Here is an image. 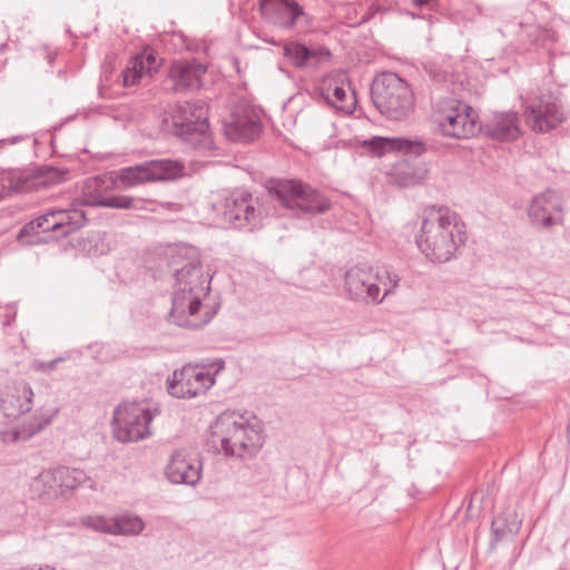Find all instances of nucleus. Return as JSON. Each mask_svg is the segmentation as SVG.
Instances as JSON below:
<instances>
[{
  "mask_svg": "<svg viewBox=\"0 0 570 570\" xmlns=\"http://www.w3.org/2000/svg\"><path fill=\"white\" fill-rule=\"evenodd\" d=\"M28 139V136H22V135H18V136H13V137H10V138H2V146H4L6 144H16L18 141H22V140H26Z\"/></svg>",
  "mask_w": 570,
  "mask_h": 570,
  "instance_id": "37",
  "label": "nucleus"
},
{
  "mask_svg": "<svg viewBox=\"0 0 570 570\" xmlns=\"http://www.w3.org/2000/svg\"><path fill=\"white\" fill-rule=\"evenodd\" d=\"M465 239V225L454 212L446 207H431L424 212L416 244L430 261H451Z\"/></svg>",
  "mask_w": 570,
  "mask_h": 570,
  "instance_id": "3",
  "label": "nucleus"
},
{
  "mask_svg": "<svg viewBox=\"0 0 570 570\" xmlns=\"http://www.w3.org/2000/svg\"><path fill=\"white\" fill-rule=\"evenodd\" d=\"M207 107L199 100L168 105L161 114L160 128L165 134L197 144L207 135Z\"/></svg>",
  "mask_w": 570,
  "mask_h": 570,
  "instance_id": "7",
  "label": "nucleus"
},
{
  "mask_svg": "<svg viewBox=\"0 0 570 570\" xmlns=\"http://www.w3.org/2000/svg\"><path fill=\"white\" fill-rule=\"evenodd\" d=\"M412 2L417 8H422V7H425V6L431 8L433 6V3L435 2V0H412Z\"/></svg>",
  "mask_w": 570,
  "mask_h": 570,
  "instance_id": "38",
  "label": "nucleus"
},
{
  "mask_svg": "<svg viewBox=\"0 0 570 570\" xmlns=\"http://www.w3.org/2000/svg\"><path fill=\"white\" fill-rule=\"evenodd\" d=\"M185 164L178 159L159 158L121 168L117 177L124 187L145 183L169 181L185 176Z\"/></svg>",
  "mask_w": 570,
  "mask_h": 570,
  "instance_id": "11",
  "label": "nucleus"
},
{
  "mask_svg": "<svg viewBox=\"0 0 570 570\" xmlns=\"http://www.w3.org/2000/svg\"><path fill=\"white\" fill-rule=\"evenodd\" d=\"M400 277L387 269L374 271L358 264L345 273L344 288L353 301L365 304H380L399 286Z\"/></svg>",
  "mask_w": 570,
  "mask_h": 570,
  "instance_id": "6",
  "label": "nucleus"
},
{
  "mask_svg": "<svg viewBox=\"0 0 570 570\" xmlns=\"http://www.w3.org/2000/svg\"><path fill=\"white\" fill-rule=\"evenodd\" d=\"M258 10L267 23L283 31L304 29L309 22L308 14L296 0H258Z\"/></svg>",
  "mask_w": 570,
  "mask_h": 570,
  "instance_id": "13",
  "label": "nucleus"
},
{
  "mask_svg": "<svg viewBox=\"0 0 570 570\" xmlns=\"http://www.w3.org/2000/svg\"><path fill=\"white\" fill-rule=\"evenodd\" d=\"M57 219L52 226L59 228L56 238L68 236L87 224L86 213L79 208L56 209Z\"/></svg>",
  "mask_w": 570,
  "mask_h": 570,
  "instance_id": "30",
  "label": "nucleus"
},
{
  "mask_svg": "<svg viewBox=\"0 0 570 570\" xmlns=\"http://www.w3.org/2000/svg\"><path fill=\"white\" fill-rule=\"evenodd\" d=\"M213 209L235 228L249 230L258 227L267 210L258 197L245 190H235L214 203Z\"/></svg>",
  "mask_w": 570,
  "mask_h": 570,
  "instance_id": "9",
  "label": "nucleus"
},
{
  "mask_svg": "<svg viewBox=\"0 0 570 570\" xmlns=\"http://www.w3.org/2000/svg\"><path fill=\"white\" fill-rule=\"evenodd\" d=\"M210 441L226 456L253 458L263 445V429L253 414L225 412L210 425Z\"/></svg>",
  "mask_w": 570,
  "mask_h": 570,
  "instance_id": "4",
  "label": "nucleus"
},
{
  "mask_svg": "<svg viewBox=\"0 0 570 570\" xmlns=\"http://www.w3.org/2000/svg\"><path fill=\"white\" fill-rule=\"evenodd\" d=\"M225 136L232 141L249 142L262 131V124L254 112L235 109L223 122Z\"/></svg>",
  "mask_w": 570,
  "mask_h": 570,
  "instance_id": "20",
  "label": "nucleus"
},
{
  "mask_svg": "<svg viewBox=\"0 0 570 570\" xmlns=\"http://www.w3.org/2000/svg\"><path fill=\"white\" fill-rule=\"evenodd\" d=\"M481 129L487 136L497 140H515L520 135L518 115L512 111L494 114Z\"/></svg>",
  "mask_w": 570,
  "mask_h": 570,
  "instance_id": "27",
  "label": "nucleus"
},
{
  "mask_svg": "<svg viewBox=\"0 0 570 570\" xmlns=\"http://www.w3.org/2000/svg\"><path fill=\"white\" fill-rule=\"evenodd\" d=\"M136 66H140L144 69L145 75L151 76L153 72H156L159 67V60L157 56L148 50L142 51L141 53L135 57Z\"/></svg>",
  "mask_w": 570,
  "mask_h": 570,
  "instance_id": "34",
  "label": "nucleus"
},
{
  "mask_svg": "<svg viewBox=\"0 0 570 570\" xmlns=\"http://www.w3.org/2000/svg\"><path fill=\"white\" fill-rule=\"evenodd\" d=\"M66 173L51 167L2 170V197L48 188L63 180Z\"/></svg>",
  "mask_w": 570,
  "mask_h": 570,
  "instance_id": "12",
  "label": "nucleus"
},
{
  "mask_svg": "<svg viewBox=\"0 0 570 570\" xmlns=\"http://www.w3.org/2000/svg\"><path fill=\"white\" fill-rule=\"evenodd\" d=\"M350 89L351 85L345 72L324 79L320 87L321 97L325 102L345 114L353 112L356 105L354 91L347 92Z\"/></svg>",
  "mask_w": 570,
  "mask_h": 570,
  "instance_id": "19",
  "label": "nucleus"
},
{
  "mask_svg": "<svg viewBox=\"0 0 570 570\" xmlns=\"http://www.w3.org/2000/svg\"><path fill=\"white\" fill-rule=\"evenodd\" d=\"M170 264L173 267L180 266L175 267V284L168 321L180 327L200 328L208 322V318L202 320L198 316L202 298L209 289V282L203 274V267L197 261H185L181 257H173Z\"/></svg>",
  "mask_w": 570,
  "mask_h": 570,
  "instance_id": "2",
  "label": "nucleus"
},
{
  "mask_svg": "<svg viewBox=\"0 0 570 570\" xmlns=\"http://www.w3.org/2000/svg\"><path fill=\"white\" fill-rule=\"evenodd\" d=\"M426 70L435 91L432 96V119L436 131L444 137L469 139L482 128L472 107L452 97H442L441 91L454 94L456 75L451 63L431 62Z\"/></svg>",
  "mask_w": 570,
  "mask_h": 570,
  "instance_id": "1",
  "label": "nucleus"
},
{
  "mask_svg": "<svg viewBox=\"0 0 570 570\" xmlns=\"http://www.w3.org/2000/svg\"><path fill=\"white\" fill-rule=\"evenodd\" d=\"M385 282H386V286H382V285H381V289L383 288V293H385V288H386V287H387V288L392 287V283H391L390 281H387V279H386Z\"/></svg>",
  "mask_w": 570,
  "mask_h": 570,
  "instance_id": "40",
  "label": "nucleus"
},
{
  "mask_svg": "<svg viewBox=\"0 0 570 570\" xmlns=\"http://www.w3.org/2000/svg\"><path fill=\"white\" fill-rule=\"evenodd\" d=\"M57 410L37 412L28 424L14 426L11 431H2V443L26 442L51 423Z\"/></svg>",
  "mask_w": 570,
  "mask_h": 570,
  "instance_id": "28",
  "label": "nucleus"
},
{
  "mask_svg": "<svg viewBox=\"0 0 570 570\" xmlns=\"http://www.w3.org/2000/svg\"><path fill=\"white\" fill-rule=\"evenodd\" d=\"M145 71L140 66H136L135 57L130 60L129 65L122 70V83L125 87L136 85L142 77Z\"/></svg>",
  "mask_w": 570,
  "mask_h": 570,
  "instance_id": "35",
  "label": "nucleus"
},
{
  "mask_svg": "<svg viewBox=\"0 0 570 570\" xmlns=\"http://www.w3.org/2000/svg\"><path fill=\"white\" fill-rule=\"evenodd\" d=\"M529 219L533 225L550 228L561 223V198L554 190L535 195L528 208Z\"/></svg>",
  "mask_w": 570,
  "mask_h": 570,
  "instance_id": "18",
  "label": "nucleus"
},
{
  "mask_svg": "<svg viewBox=\"0 0 570 570\" xmlns=\"http://www.w3.org/2000/svg\"><path fill=\"white\" fill-rule=\"evenodd\" d=\"M567 119L561 101L551 95H541L527 106L525 120L537 132H548Z\"/></svg>",
  "mask_w": 570,
  "mask_h": 570,
  "instance_id": "14",
  "label": "nucleus"
},
{
  "mask_svg": "<svg viewBox=\"0 0 570 570\" xmlns=\"http://www.w3.org/2000/svg\"><path fill=\"white\" fill-rule=\"evenodd\" d=\"M363 146L373 156H383L391 151H402L404 154L420 156L424 154L428 148L426 144L419 138H403V137H373L372 139L364 140Z\"/></svg>",
  "mask_w": 570,
  "mask_h": 570,
  "instance_id": "23",
  "label": "nucleus"
},
{
  "mask_svg": "<svg viewBox=\"0 0 570 570\" xmlns=\"http://www.w3.org/2000/svg\"><path fill=\"white\" fill-rule=\"evenodd\" d=\"M88 483V488L94 490L95 482L80 469H71L67 466H60L55 470H48L41 472L32 483L35 489L40 485L48 487L53 490L57 485L66 489H76L77 487L85 485Z\"/></svg>",
  "mask_w": 570,
  "mask_h": 570,
  "instance_id": "21",
  "label": "nucleus"
},
{
  "mask_svg": "<svg viewBox=\"0 0 570 570\" xmlns=\"http://www.w3.org/2000/svg\"><path fill=\"white\" fill-rule=\"evenodd\" d=\"M213 375L203 367L187 365L173 373L167 391L177 399H190L205 393L214 384Z\"/></svg>",
  "mask_w": 570,
  "mask_h": 570,
  "instance_id": "16",
  "label": "nucleus"
},
{
  "mask_svg": "<svg viewBox=\"0 0 570 570\" xmlns=\"http://www.w3.org/2000/svg\"><path fill=\"white\" fill-rule=\"evenodd\" d=\"M158 409L146 402H125L116 407L112 416L115 438L122 442H137L151 435L150 423Z\"/></svg>",
  "mask_w": 570,
  "mask_h": 570,
  "instance_id": "8",
  "label": "nucleus"
},
{
  "mask_svg": "<svg viewBox=\"0 0 570 570\" xmlns=\"http://www.w3.org/2000/svg\"><path fill=\"white\" fill-rule=\"evenodd\" d=\"M145 521L131 513L125 512L112 518V535H139L145 529Z\"/></svg>",
  "mask_w": 570,
  "mask_h": 570,
  "instance_id": "31",
  "label": "nucleus"
},
{
  "mask_svg": "<svg viewBox=\"0 0 570 570\" xmlns=\"http://www.w3.org/2000/svg\"><path fill=\"white\" fill-rule=\"evenodd\" d=\"M200 462L183 450L174 452L166 466L168 480L176 484L195 485L200 480Z\"/></svg>",
  "mask_w": 570,
  "mask_h": 570,
  "instance_id": "24",
  "label": "nucleus"
},
{
  "mask_svg": "<svg viewBox=\"0 0 570 570\" xmlns=\"http://www.w3.org/2000/svg\"><path fill=\"white\" fill-rule=\"evenodd\" d=\"M62 360L63 358H61V357H58V358H55V360H51L48 362L36 360L32 363V367L37 372L49 373V372L53 371L56 368L57 364L60 363Z\"/></svg>",
  "mask_w": 570,
  "mask_h": 570,
  "instance_id": "36",
  "label": "nucleus"
},
{
  "mask_svg": "<svg viewBox=\"0 0 570 570\" xmlns=\"http://www.w3.org/2000/svg\"><path fill=\"white\" fill-rule=\"evenodd\" d=\"M83 203L89 206L117 208V209H146V200L126 196L108 195L107 180L104 177L96 176L88 178L82 188Z\"/></svg>",
  "mask_w": 570,
  "mask_h": 570,
  "instance_id": "15",
  "label": "nucleus"
},
{
  "mask_svg": "<svg viewBox=\"0 0 570 570\" xmlns=\"http://www.w3.org/2000/svg\"><path fill=\"white\" fill-rule=\"evenodd\" d=\"M443 570H446L445 568Z\"/></svg>",
  "mask_w": 570,
  "mask_h": 570,
  "instance_id": "41",
  "label": "nucleus"
},
{
  "mask_svg": "<svg viewBox=\"0 0 570 570\" xmlns=\"http://www.w3.org/2000/svg\"><path fill=\"white\" fill-rule=\"evenodd\" d=\"M4 316L7 318H13L16 316V307L13 305L8 304L6 306Z\"/></svg>",
  "mask_w": 570,
  "mask_h": 570,
  "instance_id": "39",
  "label": "nucleus"
},
{
  "mask_svg": "<svg viewBox=\"0 0 570 570\" xmlns=\"http://www.w3.org/2000/svg\"><path fill=\"white\" fill-rule=\"evenodd\" d=\"M33 392L24 381L13 382L6 386L2 395V414L7 417H19L32 406Z\"/></svg>",
  "mask_w": 570,
  "mask_h": 570,
  "instance_id": "25",
  "label": "nucleus"
},
{
  "mask_svg": "<svg viewBox=\"0 0 570 570\" xmlns=\"http://www.w3.org/2000/svg\"><path fill=\"white\" fill-rule=\"evenodd\" d=\"M371 98L381 115L390 120H404L415 109L414 91L394 72H383L373 80Z\"/></svg>",
  "mask_w": 570,
  "mask_h": 570,
  "instance_id": "5",
  "label": "nucleus"
},
{
  "mask_svg": "<svg viewBox=\"0 0 570 570\" xmlns=\"http://www.w3.org/2000/svg\"><path fill=\"white\" fill-rule=\"evenodd\" d=\"M269 194L285 208L302 214H321L330 208L326 197L301 181H279L269 189Z\"/></svg>",
  "mask_w": 570,
  "mask_h": 570,
  "instance_id": "10",
  "label": "nucleus"
},
{
  "mask_svg": "<svg viewBox=\"0 0 570 570\" xmlns=\"http://www.w3.org/2000/svg\"><path fill=\"white\" fill-rule=\"evenodd\" d=\"M78 523L95 532L112 535V518L100 514H89L80 517Z\"/></svg>",
  "mask_w": 570,
  "mask_h": 570,
  "instance_id": "33",
  "label": "nucleus"
},
{
  "mask_svg": "<svg viewBox=\"0 0 570 570\" xmlns=\"http://www.w3.org/2000/svg\"><path fill=\"white\" fill-rule=\"evenodd\" d=\"M519 530V523L509 521L507 515H498L493 519L491 524V546L498 543L508 535H514Z\"/></svg>",
  "mask_w": 570,
  "mask_h": 570,
  "instance_id": "32",
  "label": "nucleus"
},
{
  "mask_svg": "<svg viewBox=\"0 0 570 570\" xmlns=\"http://www.w3.org/2000/svg\"><path fill=\"white\" fill-rule=\"evenodd\" d=\"M57 219L56 216V209H51L43 215L39 216L38 218L27 223L16 235V239L26 245V244H33L37 240L29 239L28 237L32 234H36L38 232L43 233H55L56 236L58 235L59 228H56V226H52L55 220Z\"/></svg>",
  "mask_w": 570,
  "mask_h": 570,
  "instance_id": "29",
  "label": "nucleus"
},
{
  "mask_svg": "<svg viewBox=\"0 0 570 570\" xmlns=\"http://www.w3.org/2000/svg\"><path fill=\"white\" fill-rule=\"evenodd\" d=\"M284 57L297 69L316 68L331 59V52L323 46L307 47L298 41L283 45Z\"/></svg>",
  "mask_w": 570,
  "mask_h": 570,
  "instance_id": "22",
  "label": "nucleus"
},
{
  "mask_svg": "<svg viewBox=\"0 0 570 570\" xmlns=\"http://www.w3.org/2000/svg\"><path fill=\"white\" fill-rule=\"evenodd\" d=\"M428 175L429 167L426 163L417 159H403L391 169L390 180L400 187H412L422 184Z\"/></svg>",
  "mask_w": 570,
  "mask_h": 570,
  "instance_id": "26",
  "label": "nucleus"
},
{
  "mask_svg": "<svg viewBox=\"0 0 570 570\" xmlns=\"http://www.w3.org/2000/svg\"><path fill=\"white\" fill-rule=\"evenodd\" d=\"M207 67L196 60L174 62L164 80V90L173 94H186L202 88Z\"/></svg>",
  "mask_w": 570,
  "mask_h": 570,
  "instance_id": "17",
  "label": "nucleus"
}]
</instances>
